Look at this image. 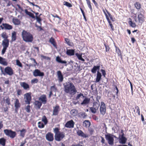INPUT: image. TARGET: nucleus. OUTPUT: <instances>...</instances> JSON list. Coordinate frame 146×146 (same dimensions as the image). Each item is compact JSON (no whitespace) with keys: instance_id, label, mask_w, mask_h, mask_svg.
<instances>
[{"instance_id":"obj_1","label":"nucleus","mask_w":146,"mask_h":146,"mask_svg":"<svg viewBox=\"0 0 146 146\" xmlns=\"http://www.w3.org/2000/svg\"><path fill=\"white\" fill-rule=\"evenodd\" d=\"M64 91L66 93L74 95L77 92L76 89L74 85L72 82H68L64 84Z\"/></svg>"},{"instance_id":"obj_2","label":"nucleus","mask_w":146,"mask_h":146,"mask_svg":"<svg viewBox=\"0 0 146 146\" xmlns=\"http://www.w3.org/2000/svg\"><path fill=\"white\" fill-rule=\"evenodd\" d=\"M23 40L26 42H32L33 40V35L29 32L23 30L21 33Z\"/></svg>"},{"instance_id":"obj_3","label":"nucleus","mask_w":146,"mask_h":146,"mask_svg":"<svg viewBox=\"0 0 146 146\" xmlns=\"http://www.w3.org/2000/svg\"><path fill=\"white\" fill-rule=\"evenodd\" d=\"M105 138L108 141V143L110 145H112L114 144V138L116 137L111 134H108L105 135Z\"/></svg>"},{"instance_id":"obj_4","label":"nucleus","mask_w":146,"mask_h":146,"mask_svg":"<svg viewBox=\"0 0 146 146\" xmlns=\"http://www.w3.org/2000/svg\"><path fill=\"white\" fill-rule=\"evenodd\" d=\"M5 134L11 138H14L16 135L15 132L13 131L10 129H6L3 131Z\"/></svg>"},{"instance_id":"obj_5","label":"nucleus","mask_w":146,"mask_h":146,"mask_svg":"<svg viewBox=\"0 0 146 146\" xmlns=\"http://www.w3.org/2000/svg\"><path fill=\"white\" fill-rule=\"evenodd\" d=\"M2 73L4 75L7 74L9 76H11L13 74V70L10 67L7 66L5 68L4 72L1 69Z\"/></svg>"},{"instance_id":"obj_6","label":"nucleus","mask_w":146,"mask_h":146,"mask_svg":"<svg viewBox=\"0 0 146 146\" xmlns=\"http://www.w3.org/2000/svg\"><path fill=\"white\" fill-rule=\"evenodd\" d=\"M100 103L94 102L93 103V107L90 108L91 112L93 113H95L100 106Z\"/></svg>"},{"instance_id":"obj_7","label":"nucleus","mask_w":146,"mask_h":146,"mask_svg":"<svg viewBox=\"0 0 146 146\" xmlns=\"http://www.w3.org/2000/svg\"><path fill=\"white\" fill-rule=\"evenodd\" d=\"M24 99L26 104L29 105L31 100L30 93H27L24 95Z\"/></svg>"},{"instance_id":"obj_8","label":"nucleus","mask_w":146,"mask_h":146,"mask_svg":"<svg viewBox=\"0 0 146 146\" xmlns=\"http://www.w3.org/2000/svg\"><path fill=\"white\" fill-rule=\"evenodd\" d=\"M64 137L65 134L63 132H61L56 135H54L55 140L58 141H61Z\"/></svg>"},{"instance_id":"obj_9","label":"nucleus","mask_w":146,"mask_h":146,"mask_svg":"<svg viewBox=\"0 0 146 146\" xmlns=\"http://www.w3.org/2000/svg\"><path fill=\"white\" fill-rule=\"evenodd\" d=\"M33 75L35 77L39 76L42 78L44 76V73L40 70L36 69L33 72Z\"/></svg>"},{"instance_id":"obj_10","label":"nucleus","mask_w":146,"mask_h":146,"mask_svg":"<svg viewBox=\"0 0 146 146\" xmlns=\"http://www.w3.org/2000/svg\"><path fill=\"white\" fill-rule=\"evenodd\" d=\"M100 108V113L101 114L104 115L106 112V106L105 104L103 102H101Z\"/></svg>"},{"instance_id":"obj_11","label":"nucleus","mask_w":146,"mask_h":146,"mask_svg":"<svg viewBox=\"0 0 146 146\" xmlns=\"http://www.w3.org/2000/svg\"><path fill=\"white\" fill-rule=\"evenodd\" d=\"M46 138L49 141H52L54 139L53 134L50 133H48L46 135Z\"/></svg>"},{"instance_id":"obj_12","label":"nucleus","mask_w":146,"mask_h":146,"mask_svg":"<svg viewBox=\"0 0 146 146\" xmlns=\"http://www.w3.org/2000/svg\"><path fill=\"white\" fill-rule=\"evenodd\" d=\"M74 122L73 121L71 120L68 121L65 124V126L66 127L71 128H73L74 127Z\"/></svg>"},{"instance_id":"obj_13","label":"nucleus","mask_w":146,"mask_h":146,"mask_svg":"<svg viewBox=\"0 0 146 146\" xmlns=\"http://www.w3.org/2000/svg\"><path fill=\"white\" fill-rule=\"evenodd\" d=\"M57 75L58 82H62L63 80L64 77L60 71H58L57 72Z\"/></svg>"},{"instance_id":"obj_14","label":"nucleus","mask_w":146,"mask_h":146,"mask_svg":"<svg viewBox=\"0 0 146 146\" xmlns=\"http://www.w3.org/2000/svg\"><path fill=\"white\" fill-rule=\"evenodd\" d=\"M77 135L83 138H87L89 137V135L88 134H85L81 130H79L77 132Z\"/></svg>"},{"instance_id":"obj_15","label":"nucleus","mask_w":146,"mask_h":146,"mask_svg":"<svg viewBox=\"0 0 146 146\" xmlns=\"http://www.w3.org/2000/svg\"><path fill=\"white\" fill-rule=\"evenodd\" d=\"M20 85L25 90H28L30 89L29 85L25 82H21L20 83Z\"/></svg>"},{"instance_id":"obj_16","label":"nucleus","mask_w":146,"mask_h":146,"mask_svg":"<svg viewBox=\"0 0 146 146\" xmlns=\"http://www.w3.org/2000/svg\"><path fill=\"white\" fill-rule=\"evenodd\" d=\"M39 99L44 104H45L46 103L47 98L45 95L43 94L41 95L39 98Z\"/></svg>"},{"instance_id":"obj_17","label":"nucleus","mask_w":146,"mask_h":146,"mask_svg":"<svg viewBox=\"0 0 146 146\" xmlns=\"http://www.w3.org/2000/svg\"><path fill=\"white\" fill-rule=\"evenodd\" d=\"M138 21L139 23L142 24L144 21V16L141 13H139L138 15Z\"/></svg>"},{"instance_id":"obj_18","label":"nucleus","mask_w":146,"mask_h":146,"mask_svg":"<svg viewBox=\"0 0 146 146\" xmlns=\"http://www.w3.org/2000/svg\"><path fill=\"white\" fill-rule=\"evenodd\" d=\"M59 106H56L54 107L52 115H56L58 114L59 111Z\"/></svg>"},{"instance_id":"obj_19","label":"nucleus","mask_w":146,"mask_h":146,"mask_svg":"<svg viewBox=\"0 0 146 146\" xmlns=\"http://www.w3.org/2000/svg\"><path fill=\"white\" fill-rule=\"evenodd\" d=\"M9 44V40L8 39H4L2 42L3 47L7 48Z\"/></svg>"},{"instance_id":"obj_20","label":"nucleus","mask_w":146,"mask_h":146,"mask_svg":"<svg viewBox=\"0 0 146 146\" xmlns=\"http://www.w3.org/2000/svg\"><path fill=\"white\" fill-rule=\"evenodd\" d=\"M0 64L4 66H7L8 64L6 59L0 56Z\"/></svg>"},{"instance_id":"obj_21","label":"nucleus","mask_w":146,"mask_h":146,"mask_svg":"<svg viewBox=\"0 0 146 146\" xmlns=\"http://www.w3.org/2000/svg\"><path fill=\"white\" fill-rule=\"evenodd\" d=\"M2 25L4 26V27L5 29L10 30L13 29V27L8 24L3 23Z\"/></svg>"},{"instance_id":"obj_22","label":"nucleus","mask_w":146,"mask_h":146,"mask_svg":"<svg viewBox=\"0 0 146 146\" xmlns=\"http://www.w3.org/2000/svg\"><path fill=\"white\" fill-rule=\"evenodd\" d=\"M124 134H123V135H122L121 137L119 139V142L120 143L124 144L126 143L127 139L124 136Z\"/></svg>"},{"instance_id":"obj_23","label":"nucleus","mask_w":146,"mask_h":146,"mask_svg":"<svg viewBox=\"0 0 146 146\" xmlns=\"http://www.w3.org/2000/svg\"><path fill=\"white\" fill-rule=\"evenodd\" d=\"M12 22L15 25H19L21 24V21L17 18H13L12 19Z\"/></svg>"},{"instance_id":"obj_24","label":"nucleus","mask_w":146,"mask_h":146,"mask_svg":"<svg viewBox=\"0 0 146 146\" xmlns=\"http://www.w3.org/2000/svg\"><path fill=\"white\" fill-rule=\"evenodd\" d=\"M100 67V66H94L91 70L92 72L94 74L97 71H99Z\"/></svg>"},{"instance_id":"obj_25","label":"nucleus","mask_w":146,"mask_h":146,"mask_svg":"<svg viewBox=\"0 0 146 146\" xmlns=\"http://www.w3.org/2000/svg\"><path fill=\"white\" fill-rule=\"evenodd\" d=\"M90 101V99L89 98H86L83 100V101L81 103V105L88 104L89 103Z\"/></svg>"},{"instance_id":"obj_26","label":"nucleus","mask_w":146,"mask_h":146,"mask_svg":"<svg viewBox=\"0 0 146 146\" xmlns=\"http://www.w3.org/2000/svg\"><path fill=\"white\" fill-rule=\"evenodd\" d=\"M101 77L102 75L101 73L99 72V71H98L95 82H99L100 81Z\"/></svg>"},{"instance_id":"obj_27","label":"nucleus","mask_w":146,"mask_h":146,"mask_svg":"<svg viewBox=\"0 0 146 146\" xmlns=\"http://www.w3.org/2000/svg\"><path fill=\"white\" fill-rule=\"evenodd\" d=\"M74 50L73 49L67 50L66 54L69 56H72L74 55Z\"/></svg>"},{"instance_id":"obj_28","label":"nucleus","mask_w":146,"mask_h":146,"mask_svg":"<svg viewBox=\"0 0 146 146\" xmlns=\"http://www.w3.org/2000/svg\"><path fill=\"white\" fill-rule=\"evenodd\" d=\"M25 11L27 15H28L32 18L35 19V17L34 14L31 12L28 11L27 9H25Z\"/></svg>"},{"instance_id":"obj_29","label":"nucleus","mask_w":146,"mask_h":146,"mask_svg":"<svg viewBox=\"0 0 146 146\" xmlns=\"http://www.w3.org/2000/svg\"><path fill=\"white\" fill-rule=\"evenodd\" d=\"M84 126L88 127H89L90 125V123L88 120H85L83 122Z\"/></svg>"},{"instance_id":"obj_30","label":"nucleus","mask_w":146,"mask_h":146,"mask_svg":"<svg viewBox=\"0 0 146 146\" xmlns=\"http://www.w3.org/2000/svg\"><path fill=\"white\" fill-rule=\"evenodd\" d=\"M16 33L15 31H14L12 33L11 39L12 41H15L16 40Z\"/></svg>"},{"instance_id":"obj_31","label":"nucleus","mask_w":146,"mask_h":146,"mask_svg":"<svg viewBox=\"0 0 146 146\" xmlns=\"http://www.w3.org/2000/svg\"><path fill=\"white\" fill-rule=\"evenodd\" d=\"M20 104L19 102V100L18 99H16L15 101V106L16 108H18L20 107Z\"/></svg>"},{"instance_id":"obj_32","label":"nucleus","mask_w":146,"mask_h":146,"mask_svg":"<svg viewBox=\"0 0 146 146\" xmlns=\"http://www.w3.org/2000/svg\"><path fill=\"white\" fill-rule=\"evenodd\" d=\"M35 105L37 108L39 109L40 108L41 105L42 103L38 101H36L35 102Z\"/></svg>"},{"instance_id":"obj_33","label":"nucleus","mask_w":146,"mask_h":146,"mask_svg":"<svg viewBox=\"0 0 146 146\" xmlns=\"http://www.w3.org/2000/svg\"><path fill=\"white\" fill-rule=\"evenodd\" d=\"M75 55L79 60H81L82 61H84L85 60L82 58V55L78 53H76Z\"/></svg>"},{"instance_id":"obj_34","label":"nucleus","mask_w":146,"mask_h":146,"mask_svg":"<svg viewBox=\"0 0 146 146\" xmlns=\"http://www.w3.org/2000/svg\"><path fill=\"white\" fill-rule=\"evenodd\" d=\"M6 140L3 138L0 139V144L3 146H4L5 144Z\"/></svg>"},{"instance_id":"obj_35","label":"nucleus","mask_w":146,"mask_h":146,"mask_svg":"<svg viewBox=\"0 0 146 146\" xmlns=\"http://www.w3.org/2000/svg\"><path fill=\"white\" fill-rule=\"evenodd\" d=\"M20 135L22 137H23L25 135V133L26 132V130L25 129H23L21 130L20 131Z\"/></svg>"},{"instance_id":"obj_36","label":"nucleus","mask_w":146,"mask_h":146,"mask_svg":"<svg viewBox=\"0 0 146 146\" xmlns=\"http://www.w3.org/2000/svg\"><path fill=\"white\" fill-rule=\"evenodd\" d=\"M1 37L3 38L4 39H8L7 38H8V36L7 35L6 33L5 32H3L2 33L1 35Z\"/></svg>"},{"instance_id":"obj_37","label":"nucleus","mask_w":146,"mask_h":146,"mask_svg":"<svg viewBox=\"0 0 146 146\" xmlns=\"http://www.w3.org/2000/svg\"><path fill=\"white\" fill-rule=\"evenodd\" d=\"M87 3L88 6V7L90 9V10L92 11V7L91 3L90 0H87L86 1Z\"/></svg>"},{"instance_id":"obj_38","label":"nucleus","mask_w":146,"mask_h":146,"mask_svg":"<svg viewBox=\"0 0 146 146\" xmlns=\"http://www.w3.org/2000/svg\"><path fill=\"white\" fill-rule=\"evenodd\" d=\"M82 96V98H83L84 97V94L82 93H80V94H78L77 95L76 97V100H78Z\"/></svg>"},{"instance_id":"obj_39","label":"nucleus","mask_w":146,"mask_h":146,"mask_svg":"<svg viewBox=\"0 0 146 146\" xmlns=\"http://www.w3.org/2000/svg\"><path fill=\"white\" fill-rule=\"evenodd\" d=\"M36 20L37 22L38 23L40 24V25H41V19L39 17H38L37 16H36Z\"/></svg>"},{"instance_id":"obj_40","label":"nucleus","mask_w":146,"mask_h":146,"mask_svg":"<svg viewBox=\"0 0 146 146\" xmlns=\"http://www.w3.org/2000/svg\"><path fill=\"white\" fill-rule=\"evenodd\" d=\"M38 127L40 128H43L44 127V125L40 121L38 123Z\"/></svg>"},{"instance_id":"obj_41","label":"nucleus","mask_w":146,"mask_h":146,"mask_svg":"<svg viewBox=\"0 0 146 146\" xmlns=\"http://www.w3.org/2000/svg\"><path fill=\"white\" fill-rule=\"evenodd\" d=\"M54 132L55 134V135H56L61 132L59 131V129L58 128L56 127L54 129Z\"/></svg>"},{"instance_id":"obj_42","label":"nucleus","mask_w":146,"mask_h":146,"mask_svg":"<svg viewBox=\"0 0 146 146\" xmlns=\"http://www.w3.org/2000/svg\"><path fill=\"white\" fill-rule=\"evenodd\" d=\"M42 121L44 123L45 125L47 123L48 121L47 118L45 116H43L42 118Z\"/></svg>"},{"instance_id":"obj_43","label":"nucleus","mask_w":146,"mask_h":146,"mask_svg":"<svg viewBox=\"0 0 146 146\" xmlns=\"http://www.w3.org/2000/svg\"><path fill=\"white\" fill-rule=\"evenodd\" d=\"M16 63L17 65L18 66H19L20 67L22 68V65L19 60H16Z\"/></svg>"},{"instance_id":"obj_44","label":"nucleus","mask_w":146,"mask_h":146,"mask_svg":"<svg viewBox=\"0 0 146 146\" xmlns=\"http://www.w3.org/2000/svg\"><path fill=\"white\" fill-rule=\"evenodd\" d=\"M106 10L111 20L112 21H115V19L112 17V15L107 11L106 9Z\"/></svg>"},{"instance_id":"obj_45","label":"nucleus","mask_w":146,"mask_h":146,"mask_svg":"<svg viewBox=\"0 0 146 146\" xmlns=\"http://www.w3.org/2000/svg\"><path fill=\"white\" fill-rule=\"evenodd\" d=\"M129 23L130 26L132 27H135L136 26L135 24L134 23H133L132 21H129Z\"/></svg>"},{"instance_id":"obj_46","label":"nucleus","mask_w":146,"mask_h":146,"mask_svg":"<svg viewBox=\"0 0 146 146\" xmlns=\"http://www.w3.org/2000/svg\"><path fill=\"white\" fill-rule=\"evenodd\" d=\"M64 5L69 7H72V5L71 4L66 1H64Z\"/></svg>"},{"instance_id":"obj_47","label":"nucleus","mask_w":146,"mask_h":146,"mask_svg":"<svg viewBox=\"0 0 146 146\" xmlns=\"http://www.w3.org/2000/svg\"><path fill=\"white\" fill-rule=\"evenodd\" d=\"M38 80L37 78L33 79L31 80V83L32 84L36 83L38 82Z\"/></svg>"},{"instance_id":"obj_48","label":"nucleus","mask_w":146,"mask_h":146,"mask_svg":"<svg viewBox=\"0 0 146 146\" xmlns=\"http://www.w3.org/2000/svg\"><path fill=\"white\" fill-rule=\"evenodd\" d=\"M135 6L138 9H139L141 8V5L140 3L138 2L135 3Z\"/></svg>"},{"instance_id":"obj_49","label":"nucleus","mask_w":146,"mask_h":146,"mask_svg":"<svg viewBox=\"0 0 146 146\" xmlns=\"http://www.w3.org/2000/svg\"><path fill=\"white\" fill-rule=\"evenodd\" d=\"M30 106L29 105L26 107L25 110L27 112L29 113L30 112Z\"/></svg>"},{"instance_id":"obj_50","label":"nucleus","mask_w":146,"mask_h":146,"mask_svg":"<svg viewBox=\"0 0 146 146\" xmlns=\"http://www.w3.org/2000/svg\"><path fill=\"white\" fill-rule=\"evenodd\" d=\"M71 113L73 115H76L77 114V111L75 110H72L71 111Z\"/></svg>"},{"instance_id":"obj_51","label":"nucleus","mask_w":146,"mask_h":146,"mask_svg":"<svg viewBox=\"0 0 146 146\" xmlns=\"http://www.w3.org/2000/svg\"><path fill=\"white\" fill-rule=\"evenodd\" d=\"M50 90H51L50 91H52V92L53 91H54V92L56 91V89L55 87V86H51Z\"/></svg>"},{"instance_id":"obj_52","label":"nucleus","mask_w":146,"mask_h":146,"mask_svg":"<svg viewBox=\"0 0 146 146\" xmlns=\"http://www.w3.org/2000/svg\"><path fill=\"white\" fill-rule=\"evenodd\" d=\"M5 102L8 105H10V99L8 98L5 99Z\"/></svg>"},{"instance_id":"obj_53","label":"nucleus","mask_w":146,"mask_h":146,"mask_svg":"<svg viewBox=\"0 0 146 146\" xmlns=\"http://www.w3.org/2000/svg\"><path fill=\"white\" fill-rule=\"evenodd\" d=\"M7 48L3 47V48L1 51V54L3 55L5 52Z\"/></svg>"},{"instance_id":"obj_54","label":"nucleus","mask_w":146,"mask_h":146,"mask_svg":"<svg viewBox=\"0 0 146 146\" xmlns=\"http://www.w3.org/2000/svg\"><path fill=\"white\" fill-rule=\"evenodd\" d=\"M22 93V91L20 89H18L17 90V96L21 95Z\"/></svg>"},{"instance_id":"obj_55","label":"nucleus","mask_w":146,"mask_h":146,"mask_svg":"<svg viewBox=\"0 0 146 146\" xmlns=\"http://www.w3.org/2000/svg\"><path fill=\"white\" fill-rule=\"evenodd\" d=\"M81 116L84 118H85V117H86L87 115L84 112H82L81 114Z\"/></svg>"},{"instance_id":"obj_56","label":"nucleus","mask_w":146,"mask_h":146,"mask_svg":"<svg viewBox=\"0 0 146 146\" xmlns=\"http://www.w3.org/2000/svg\"><path fill=\"white\" fill-rule=\"evenodd\" d=\"M104 45L106 48V52L109 51L110 49V48L108 45H107L106 44H104Z\"/></svg>"},{"instance_id":"obj_57","label":"nucleus","mask_w":146,"mask_h":146,"mask_svg":"<svg viewBox=\"0 0 146 146\" xmlns=\"http://www.w3.org/2000/svg\"><path fill=\"white\" fill-rule=\"evenodd\" d=\"M56 61H57L59 63L60 62L61 60V59L59 57L57 56L56 57Z\"/></svg>"},{"instance_id":"obj_58","label":"nucleus","mask_w":146,"mask_h":146,"mask_svg":"<svg viewBox=\"0 0 146 146\" xmlns=\"http://www.w3.org/2000/svg\"><path fill=\"white\" fill-rule=\"evenodd\" d=\"M101 72H102V73L103 75L104 76V77H105V76H106V73L105 71L104 70L101 69Z\"/></svg>"},{"instance_id":"obj_59","label":"nucleus","mask_w":146,"mask_h":146,"mask_svg":"<svg viewBox=\"0 0 146 146\" xmlns=\"http://www.w3.org/2000/svg\"><path fill=\"white\" fill-rule=\"evenodd\" d=\"M49 41L52 44L55 42L54 39L52 37L50 39Z\"/></svg>"},{"instance_id":"obj_60","label":"nucleus","mask_w":146,"mask_h":146,"mask_svg":"<svg viewBox=\"0 0 146 146\" xmlns=\"http://www.w3.org/2000/svg\"><path fill=\"white\" fill-rule=\"evenodd\" d=\"M100 138H101L102 140L101 141V143L102 144H105V140L104 139L102 136H100Z\"/></svg>"},{"instance_id":"obj_61","label":"nucleus","mask_w":146,"mask_h":146,"mask_svg":"<svg viewBox=\"0 0 146 146\" xmlns=\"http://www.w3.org/2000/svg\"><path fill=\"white\" fill-rule=\"evenodd\" d=\"M52 16L53 17H56L59 19V20H61V18L57 15L55 14V15H53L52 14Z\"/></svg>"},{"instance_id":"obj_62","label":"nucleus","mask_w":146,"mask_h":146,"mask_svg":"<svg viewBox=\"0 0 146 146\" xmlns=\"http://www.w3.org/2000/svg\"><path fill=\"white\" fill-rule=\"evenodd\" d=\"M116 52L118 54V55H119L120 54V50L119 49V48H117L116 47Z\"/></svg>"},{"instance_id":"obj_63","label":"nucleus","mask_w":146,"mask_h":146,"mask_svg":"<svg viewBox=\"0 0 146 146\" xmlns=\"http://www.w3.org/2000/svg\"><path fill=\"white\" fill-rule=\"evenodd\" d=\"M80 9L82 13V15H83V16L84 18L85 19H86V17H85V14H84V12L83 10L81 8H80Z\"/></svg>"},{"instance_id":"obj_64","label":"nucleus","mask_w":146,"mask_h":146,"mask_svg":"<svg viewBox=\"0 0 146 146\" xmlns=\"http://www.w3.org/2000/svg\"><path fill=\"white\" fill-rule=\"evenodd\" d=\"M26 143L25 141L24 142H23L21 143V145L20 146H24L25 144Z\"/></svg>"}]
</instances>
